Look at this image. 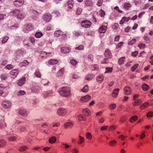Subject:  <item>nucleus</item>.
<instances>
[{
  "label": "nucleus",
  "instance_id": "f257e3e1",
  "mask_svg": "<svg viewBox=\"0 0 153 153\" xmlns=\"http://www.w3.org/2000/svg\"><path fill=\"white\" fill-rule=\"evenodd\" d=\"M70 88L68 87H63L59 88L58 92L62 96L67 97L69 96L70 93Z\"/></svg>",
  "mask_w": 153,
  "mask_h": 153
},
{
  "label": "nucleus",
  "instance_id": "f03ea898",
  "mask_svg": "<svg viewBox=\"0 0 153 153\" xmlns=\"http://www.w3.org/2000/svg\"><path fill=\"white\" fill-rule=\"evenodd\" d=\"M91 24V22L87 20L83 21L81 23L82 26L85 28H89L90 27Z\"/></svg>",
  "mask_w": 153,
  "mask_h": 153
},
{
  "label": "nucleus",
  "instance_id": "7ed1b4c3",
  "mask_svg": "<svg viewBox=\"0 0 153 153\" xmlns=\"http://www.w3.org/2000/svg\"><path fill=\"white\" fill-rule=\"evenodd\" d=\"M11 105V102L8 100L3 101L2 102V106L5 108H9Z\"/></svg>",
  "mask_w": 153,
  "mask_h": 153
},
{
  "label": "nucleus",
  "instance_id": "20e7f679",
  "mask_svg": "<svg viewBox=\"0 0 153 153\" xmlns=\"http://www.w3.org/2000/svg\"><path fill=\"white\" fill-rule=\"evenodd\" d=\"M43 19L46 22H48L51 19V15L49 13H46L43 16Z\"/></svg>",
  "mask_w": 153,
  "mask_h": 153
},
{
  "label": "nucleus",
  "instance_id": "39448f33",
  "mask_svg": "<svg viewBox=\"0 0 153 153\" xmlns=\"http://www.w3.org/2000/svg\"><path fill=\"white\" fill-rule=\"evenodd\" d=\"M19 72V71L18 69L13 70L10 72L11 77L14 78L17 76Z\"/></svg>",
  "mask_w": 153,
  "mask_h": 153
},
{
  "label": "nucleus",
  "instance_id": "423d86ee",
  "mask_svg": "<svg viewBox=\"0 0 153 153\" xmlns=\"http://www.w3.org/2000/svg\"><path fill=\"white\" fill-rule=\"evenodd\" d=\"M24 3V0H16L13 2V4L15 6L19 7L23 5Z\"/></svg>",
  "mask_w": 153,
  "mask_h": 153
},
{
  "label": "nucleus",
  "instance_id": "0eeeda50",
  "mask_svg": "<svg viewBox=\"0 0 153 153\" xmlns=\"http://www.w3.org/2000/svg\"><path fill=\"white\" fill-rule=\"evenodd\" d=\"M91 97L89 95H86L82 97L80 99V101L82 102L88 101L91 99Z\"/></svg>",
  "mask_w": 153,
  "mask_h": 153
},
{
  "label": "nucleus",
  "instance_id": "6e6552de",
  "mask_svg": "<svg viewBox=\"0 0 153 153\" xmlns=\"http://www.w3.org/2000/svg\"><path fill=\"white\" fill-rule=\"evenodd\" d=\"M66 112L65 109L63 108H60L58 109L57 111V114L59 116H62L65 114Z\"/></svg>",
  "mask_w": 153,
  "mask_h": 153
},
{
  "label": "nucleus",
  "instance_id": "1a4fd4ad",
  "mask_svg": "<svg viewBox=\"0 0 153 153\" xmlns=\"http://www.w3.org/2000/svg\"><path fill=\"white\" fill-rule=\"evenodd\" d=\"M105 56L106 58H111V53L109 50L107 49L105 50Z\"/></svg>",
  "mask_w": 153,
  "mask_h": 153
},
{
  "label": "nucleus",
  "instance_id": "9d476101",
  "mask_svg": "<svg viewBox=\"0 0 153 153\" xmlns=\"http://www.w3.org/2000/svg\"><path fill=\"white\" fill-rule=\"evenodd\" d=\"M26 78L25 77H23L20 79L18 81L17 83L19 86H22L25 83Z\"/></svg>",
  "mask_w": 153,
  "mask_h": 153
},
{
  "label": "nucleus",
  "instance_id": "9b49d317",
  "mask_svg": "<svg viewBox=\"0 0 153 153\" xmlns=\"http://www.w3.org/2000/svg\"><path fill=\"white\" fill-rule=\"evenodd\" d=\"M107 29V26L105 25H102L99 29V31L100 33H105Z\"/></svg>",
  "mask_w": 153,
  "mask_h": 153
},
{
  "label": "nucleus",
  "instance_id": "f8f14e48",
  "mask_svg": "<svg viewBox=\"0 0 153 153\" xmlns=\"http://www.w3.org/2000/svg\"><path fill=\"white\" fill-rule=\"evenodd\" d=\"M82 112L83 114H85V116H89L90 115L91 112L88 108H86L82 110Z\"/></svg>",
  "mask_w": 153,
  "mask_h": 153
},
{
  "label": "nucleus",
  "instance_id": "ddd939ff",
  "mask_svg": "<svg viewBox=\"0 0 153 153\" xmlns=\"http://www.w3.org/2000/svg\"><path fill=\"white\" fill-rule=\"evenodd\" d=\"M131 18L130 17H123L120 22V25L123 24L125 22H128L129 21Z\"/></svg>",
  "mask_w": 153,
  "mask_h": 153
},
{
  "label": "nucleus",
  "instance_id": "4468645a",
  "mask_svg": "<svg viewBox=\"0 0 153 153\" xmlns=\"http://www.w3.org/2000/svg\"><path fill=\"white\" fill-rule=\"evenodd\" d=\"M70 50V48L68 47H64L61 48V52L62 53H69Z\"/></svg>",
  "mask_w": 153,
  "mask_h": 153
},
{
  "label": "nucleus",
  "instance_id": "2eb2a0df",
  "mask_svg": "<svg viewBox=\"0 0 153 153\" xmlns=\"http://www.w3.org/2000/svg\"><path fill=\"white\" fill-rule=\"evenodd\" d=\"M26 130V128L24 126H20L17 128L16 131L19 132H21Z\"/></svg>",
  "mask_w": 153,
  "mask_h": 153
},
{
  "label": "nucleus",
  "instance_id": "dca6fc26",
  "mask_svg": "<svg viewBox=\"0 0 153 153\" xmlns=\"http://www.w3.org/2000/svg\"><path fill=\"white\" fill-rule=\"evenodd\" d=\"M21 12V11L19 10L15 9L13 10L11 12V14L13 16H16L17 17L18 14Z\"/></svg>",
  "mask_w": 153,
  "mask_h": 153
},
{
  "label": "nucleus",
  "instance_id": "f3484780",
  "mask_svg": "<svg viewBox=\"0 0 153 153\" xmlns=\"http://www.w3.org/2000/svg\"><path fill=\"white\" fill-rule=\"evenodd\" d=\"M125 94L126 95H129L131 92V90L130 88L128 86L126 87L124 89Z\"/></svg>",
  "mask_w": 153,
  "mask_h": 153
},
{
  "label": "nucleus",
  "instance_id": "a211bd4d",
  "mask_svg": "<svg viewBox=\"0 0 153 153\" xmlns=\"http://www.w3.org/2000/svg\"><path fill=\"white\" fill-rule=\"evenodd\" d=\"M119 91V89L118 88L115 89L113 92L112 94V96L114 97H116L118 95V92Z\"/></svg>",
  "mask_w": 153,
  "mask_h": 153
},
{
  "label": "nucleus",
  "instance_id": "6ab92c4d",
  "mask_svg": "<svg viewBox=\"0 0 153 153\" xmlns=\"http://www.w3.org/2000/svg\"><path fill=\"white\" fill-rule=\"evenodd\" d=\"M56 140V137L53 136L50 138L49 139V143L52 144L55 143Z\"/></svg>",
  "mask_w": 153,
  "mask_h": 153
},
{
  "label": "nucleus",
  "instance_id": "aec40b11",
  "mask_svg": "<svg viewBox=\"0 0 153 153\" xmlns=\"http://www.w3.org/2000/svg\"><path fill=\"white\" fill-rule=\"evenodd\" d=\"M77 117L78 120L80 121H85L86 120V119L85 116H84L82 114H80L78 115L77 116Z\"/></svg>",
  "mask_w": 153,
  "mask_h": 153
},
{
  "label": "nucleus",
  "instance_id": "412c9836",
  "mask_svg": "<svg viewBox=\"0 0 153 153\" xmlns=\"http://www.w3.org/2000/svg\"><path fill=\"white\" fill-rule=\"evenodd\" d=\"M63 34V32L61 30L56 31L54 33V35L56 37H59Z\"/></svg>",
  "mask_w": 153,
  "mask_h": 153
},
{
  "label": "nucleus",
  "instance_id": "4be33fe9",
  "mask_svg": "<svg viewBox=\"0 0 153 153\" xmlns=\"http://www.w3.org/2000/svg\"><path fill=\"white\" fill-rule=\"evenodd\" d=\"M96 79L97 82L100 83L102 82L103 81L104 77L102 75H100L97 76Z\"/></svg>",
  "mask_w": 153,
  "mask_h": 153
},
{
  "label": "nucleus",
  "instance_id": "5701e85b",
  "mask_svg": "<svg viewBox=\"0 0 153 153\" xmlns=\"http://www.w3.org/2000/svg\"><path fill=\"white\" fill-rule=\"evenodd\" d=\"M48 62L50 65H55L58 62V61L56 59H51Z\"/></svg>",
  "mask_w": 153,
  "mask_h": 153
},
{
  "label": "nucleus",
  "instance_id": "b1692460",
  "mask_svg": "<svg viewBox=\"0 0 153 153\" xmlns=\"http://www.w3.org/2000/svg\"><path fill=\"white\" fill-rule=\"evenodd\" d=\"M94 77V76L93 74H89L87 75L85 78L86 80H90L93 79Z\"/></svg>",
  "mask_w": 153,
  "mask_h": 153
},
{
  "label": "nucleus",
  "instance_id": "393cba45",
  "mask_svg": "<svg viewBox=\"0 0 153 153\" xmlns=\"http://www.w3.org/2000/svg\"><path fill=\"white\" fill-rule=\"evenodd\" d=\"M149 105V103L148 102H146L140 105V108L142 110L144 109L145 108L147 107Z\"/></svg>",
  "mask_w": 153,
  "mask_h": 153
},
{
  "label": "nucleus",
  "instance_id": "a878e982",
  "mask_svg": "<svg viewBox=\"0 0 153 153\" xmlns=\"http://www.w3.org/2000/svg\"><path fill=\"white\" fill-rule=\"evenodd\" d=\"M142 88L143 91H147L149 88V86L146 84H144L142 86Z\"/></svg>",
  "mask_w": 153,
  "mask_h": 153
},
{
  "label": "nucleus",
  "instance_id": "bb28decb",
  "mask_svg": "<svg viewBox=\"0 0 153 153\" xmlns=\"http://www.w3.org/2000/svg\"><path fill=\"white\" fill-rule=\"evenodd\" d=\"M8 140L10 141H14L16 139V137L15 136H11L8 137Z\"/></svg>",
  "mask_w": 153,
  "mask_h": 153
},
{
  "label": "nucleus",
  "instance_id": "cd10ccee",
  "mask_svg": "<svg viewBox=\"0 0 153 153\" xmlns=\"http://www.w3.org/2000/svg\"><path fill=\"white\" fill-rule=\"evenodd\" d=\"M79 139L78 141V143L79 144H81L84 142V138L81 136H79Z\"/></svg>",
  "mask_w": 153,
  "mask_h": 153
},
{
  "label": "nucleus",
  "instance_id": "c85d7f7f",
  "mask_svg": "<svg viewBox=\"0 0 153 153\" xmlns=\"http://www.w3.org/2000/svg\"><path fill=\"white\" fill-rule=\"evenodd\" d=\"M137 116H133L131 117L129 120V121L131 123H133L136 121L137 119Z\"/></svg>",
  "mask_w": 153,
  "mask_h": 153
},
{
  "label": "nucleus",
  "instance_id": "c756f323",
  "mask_svg": "<svg viewBox=\"0 0 153 153\" xmlns=\"http://www.w3.org/2000/svg\"><path fill=\"white\" fill-rule=\"evenodd\" d=\"M85 4L87 6H91L93 5V3L90 0H87L85 2Z\"/></svg>",
  "mask_w": 153,
  "mask_h": 153
},
{
  "label": "nucleus",
  "instance_id": "7c9ffc66",
  "mask_svg": "<svg viewBox=\"0 0 153 153\" xmlns=\"http://www.w3.org/2000/svg\"><path fill=\"white\" fill-rule=\"evenodd\" d=\"M64 72L63 69H61L57 73V75L58 76H61L63 74Z\"/></svg>",
  "mask_w": 153,
  "mask_h": 153
},
{
  "label": "nucleus",
  "instance_id": "2f4dec72",
  "mask_svg": "<svg viewBox=\"0 0 153 153\" xmlns=\"http://www.w3.org/2000/svg\"><path fill=\"white\" fill-rule=\"evenodd\" d=\"M6 143V142L3 140H0V147L4 146Z\"/></svg>",
  "mask_w": 153,
  "mask_h": 153
},
{
  "label": "nucleus",
  "instance_id": "473e14b6",
  "mask_svg": "<svg viewBox=\"0 0 153 153\" xmlns=\"http://www.w3.org/2000/svg\"><path fill=\"white\" fill-rule=\"evenodd\" d=\"M52 93L51 92H45L44 93L43 95L45 97H49L52 95Z\"/></svg>",
  "mask_w": 153,
  "mask_h": 153
},
{
  "label": "nucleus",
  "instance_id": "72a5a7b5",
  "mask_svg": "<svg viewBox=\"0 0 153 153\" xmlns=\"http://www.w3.org/2000/svg\"><path fill=\"white\" fill-rule=\"evenodd\" d=\"M86 137L87 139L88 140H91L92 138L91 134L89 132H88L86 133Z\"/></svg>",
  "mask_w": 153,
  "mask_h": 153
},
{
  "label": "nucleus",
  "instance_id": "f704fd0d",
  "mask_svg": "<svg viewBox=\"0 0 153 153\" xmlns=\"http://www.w3.org/2000/svg\"><path fill=\"white\" fill-rule=\"evenodd\" d=\"M13 68V66L11 64H8L5 67V69L7 70H11Z\"/></svg>",
  "mask_w": 153,
  "mask_h": 153
},
{
  "label": "nucleus",
  "instance_id": "c9c22d12",
  "mask_svg": "<svg viewBox=\"0 0 153 153\" xmlns=\"http://www.w3.org/2000/svg\"><path fill=\"white\" fill-rule=\"evenodd\" d=\"M8 74H2L0 76V78L2 80H5L7 79Z\"/></svg>",
  "mask_w": 153,
  "mask_h": 153
},
{
  "label": "nucleus",
  "instance_id": "e433bc0d",
  "mask_svg": "<svg viewBox=\"0 0 153 153\" xmlns=\"http://www.w3.org/2000/svg\"><path fill=\"white\" fill-rule=\"evenodd\" d=\"M26 113V110L24 109H21L19 111V114L22 115H25Z\"/></svg>",
  "mask_w": 153,
  "mask_h": 153
},
{
  "label": "nucleus",
  "instance_id": "4c0bfd02",
  "mask_svg": "<svg viewBox=\"0 0 153 153\" xmlns=\"http://www.w3.org/2000/svg\"><path fill=\"white\" fill-rule=\"evenodd\" d=\"M72 123L71 122H68L65 123L64 125V127L66 128H67L72 126Z\"/></svg>",
  "mask_w": 153,
  "mask_h": 153
},
{
  "label": "nucleus",
  "instance_id": "58836bf2",
  "mask_svg": "<svg viewBox=\"0 0 153 153\" xmlns=\"http://www.w3.org/2000/svg\"><path fill=\"white\" fill-rule=\"evenodd\" d=\"M88 90V85H86L82 89V91L84 92H87Z\"/></svg>",
  "mask_w": 153,
  "mask_h": 153
},
{
  "label": "nucleus",
  "instance_id": "ea45409f",
  "mask_svg": "<svg viewBox=\"0 0 153 153\" xmlns=\"http://www.w3.org/2000/svg\"><path fill=\"white\" fill-rule=\"evenodd\" d=\"M25 17V14L23 13H20L18 14L17 16V18L19 19H22Z\"/></svg>",
  "mask_w": 153,
  "mask_h": 153
},
{
  "label": "nucleus",
  "instance_id": "a19ab883",
  "mask_svg": "<svg viewBox=\"0 0 153 153\" xmlns=\"http://www.w3.org/2000/svg\"><path fill=\"white\" fill-rule=\"evenodd\" d=\"M28 147L25 146H23L21 147L19 149V150L20 152H23L26 150Z\"/></svg>",
  "mask_w": 153,
  "mask_h": 153
},
{
  "label": "nucleus",
  "instance_id": "79ce46f5",
  "mask_svg": "<svg viewBox=\"0 0 153 153\" xmlns=\"http://www.w3.org/2000/svg\"><path fill=\"white\" fill-rule=\"evenodd\" d=\"M25 92L24 91L20 90L17 93V95L18 96H21L25 94Z\"/></svg>",
  "mask_w": 153,
  "mask_h": 153
},
{
  "label": "nucleus",
  "instance_id": "37998d69",
  "mask_svg": "<svg viewBox=\"0 0 153 153\" xmlns=\"http://www.w3.org/2000/svg\"><path fill=\"white\" fill-rule=\"evenodd\" d=\"M42 35L43 34L42 33L40 32H38L35 34V36L37 38H39L41 37Z\"/></svg>",
  "mask_w": 153,
  "mask_h": 153
},
{
  "label": "nucleus",
  "instance_id": "c03bdc74",
  "mask_svg": "<svg viewBox=\"0 0 153 153\" xmlns=\"http://www.w3.org/2000/svg\"><path fill=\"white\" fill-rule=\"evenodd\" d=\"M9 37L8 36H5L3 38L1 41L2 44H4L9 39Z\"/></svg>",
  "mask_w": 153,
  "mask_h": 153
},
{
  "label": "nucleus",
  "instance_id": "a18cd8bd",
  "mask_svg": "<svg viewBox=\"0 0 153 153\" xmlns=\"http://www.w3.org/2000/svg\"><path fill=\"white\" fill-rule=\"evenodd\" d=\"M27 30L30 31L33 29V27L30 25H27L25 27Z\"/></svg>",
  "mask_w": 153,
  "mask_h": 153
},
{
  "label": "nucleus",
  "instance_id": "49530a36",
  "mask_svg": "<svg viewBox=\"0 0 153 153\" xmlns=\"http://www.w3.org/2000/svg\"><path fill=\"white\" fill-rule=\"evenodd\" d=\"M125 57H123L120 58L119 59V64L120 65L122 64L124 61Z\"/></svg>",
  "mask_w": 153,
  "mask_h": 153
},
{
  "label": "nucleus",
  "instance_id": "de8ad7c7",
  "mask_svg": "<svg viewBox=\"0 0 153 153\" xmlns=\"http://www.w3.org/2000/svg\"><path fill=\"white\" fill-rule=\"evenodd\" d=\"M138 66V64H136L134 65L131 68V70L132 71H134L137 68Z\"/></svg>",
  "mask_w": 153,
  "mask_h": 153
},
{
  "label": "nucleus",
  "instance_id": "09e8293b",
  "mask_svg": "<svg viewBox=\"0 0 153 153\" xmlns=\"http://www.w3.org/2000/svg\"><path fill=\"white\" fill-rule=\"evenodd\" d=\"M71 64L74 66L77 63V62L74 59H71L70 61Z\"/></svg>",
  "mask_w": 153,
  "mask_h": 153
},
{
  "label": "nucleus",
  "instance_id": "8fccbe9b",
  "mask_svg": "<svg viewBox=\"0 0 153 153\" xmlns=\"http://www.w3.org/2000/svg\"><path fill=\"white\" fill-rule=\"evenodd\" d=\"M94 57L92 54H89L88 56V59L90 61H92Z\"/></svg>",
  "mask_w": 153,
  "mask_h": 153
},
{
  "label": "nucleus",
  "instance_id": "3c124183",
  "mask_svg": "<svg viewBox=\"0 0 153 153\" xmlns=\"http://www.w3.org/2000/svg\"><path fill=\"white\" fill-rule=\"evenodd\" d=\"M40 88L39 87H36L34 88H33L31 89L32 91L36 92H37L40 90Z\"/></svg>",
  "mask_w": 153,
  "mask_h": 153
},
{
  "label": "nucleus",
  "instance_id": "603ef678",
  "mask_svg": "<svg viewBox=\"0 0 153 153\" xmlns=\"http://www.w3.org/2000/svg\"><path fill=\"white\" fill-rule=\"evenodd\" d=\"M141 101L140 100H136L134 102V105H137L141 104Z\"/></svg>",
  "mask_w": 153,
  "mask_h": 153
},
{
  "label": "nucleus",
  "instance_id": "864d4df0",
  "mask_svg": "<svg viewBox=\"0 0 153 153\" xmlns=\"http://www.w3.org/2000/svg\"><path fill=\"white\" fill-rule=\"evenodd\" d=\"M117 143V141L115 140H112L110 142L109 145L112 146H114V145Z\"/></svg>",
  "mask_w": 153,
  "mask_h": 153
},
{
  "label": "nucleus",
  "instance_id": "5fc2aeb1",
  "mask_svg": "<svg viewBox=\"0 0 153 153\" xmlns=\"http://www.w3.org/2000/svg\"><path fill=\"white\" fill-rule=\"evenodd\" d=\"M131 7V5L130 3H126L124 5V8L126 9H128Z\"/></svg>",
  "mask_w": 153,
  "mask_h": 153
},
{
  "label": "nucleus",
  "instance_id": "6e6d98bb",
  "mask_svg": "<svg viewBox=\"0 0 153 153\" xmlns=\"http://www.w3.org/2000/svg\"><path fill=\"white\" fill-rule=\"evenodd\" d=\"M136 41V40L135 39H133L128 42V44L129 45H132L135 43Z\"/></svg>",
  "mask_w": 153,
  "mask_h": 153
},
{
  "label": "nucleus",
  "instance_id": "4d7b16f0",
  "mask_svg": "<svg viewBox=\"0 0 153 153\" xmlns=\"http://www.w3.org/2000/svg\"><path fill=\"white\" fill-rule=\"evenodd\" d=\"M105 69L106 71L105 72V73L111 72L112 71V68H106Z\"/></svg>",
  "mask_w": 153,
  "mask_h": 153
},
{
  "label": "nucleus",
  "instance_id": "13d9d810",
  "mask_svg": "<svg viewBox=\"0 0 153 153\" xmlns=\"http://www.w3.org/2000/svg\"><path fill=\"white\" fill-rule=\"evenodd\" d=\"M92 70H97L98 69V66L97 65H93L91 66Z\"/></svg>",
  "mask_w": 153,
  "mask_h": 153
},
{
  "label": "nucleus",
  "instance_id": "bf43d9fd",
  "mask_svg": "<svg viewBox=\"0 0 153 153\" xmlns=\"http://www.w3.org/2000/svg\"><path fill=\"white\" fill-rule=\"evenodd\" d=\"M138 46L140 49H143L145 47L146 45L144 44L140 43L138 45Z\"/></svg>",
  "mask_w": 153,
  "mask_h": 153
},
{
  "label": "nucleus",
  "instance_id": "052dcab7",
  "mask_svg": "<svg viewBox=\"0 0 153 153\" xmlns=\"http://www.w3.org/2000/svg\"><path fill=\"white\" fill-rule=\"evenodd\" d=\"M4 88L2 84H0V95H1L3 93V91L2 90L3 88Z\"/></svg>",
  "mask_w": 153,
  "mask_h": 153
},
{
  "label": "nucleus",
  "instance_id": "680f3d73",
  "mask_svg": "<svg viewBox=\"0 0 153 153\" xmlns=\"http://www.w3.org/2000/svg\"><path fill=\"white\" fill-rule=\"evenodd\" d=\"M83 33L80 31H78L75 33V35L76 36H77L80 35H82Z\"/></svg>",
  "mask_w": 153,
  "mask_h": 153
},
{
  "label": "nucleus",
  "instance_id": "e2e57ef3",
  "mask_svg": "<svg viewBox=\"0 0 153 153\" xmlns=\"http://www.w3.org/2000/svg\"><path fill=\"white\" fill-rule=\"evenodd\" d=\"M100 16L101 17H103L105 15V12L101 9L100 10Z\"/></svg>",
  "mask_w": 153,
  "mask_h": 153
},
{
  "label": "nucleus",
  "instance_id": "0e129e2a",
  "mask_svg": "<svg viewBox=\"0 0 153 153\" xmlns=\"http://www.w3.org/2000/svg\"><path fill=\"white\" fill-rule=\"evenodd\" d=\"M153 116V112H149L147 114V116L148 117H150Z\"/></svg>",
  "mask_w": 153,
  "mask_h": 153
},
{
  "label": "nucleus",
  "instance_id": "69168bd1",
  "mask_svg": "<svg viewBox=\"0 0 153 153\" xmlns=\"http://www.w3.org/2000/svg\"><path fill=\"white\" fill-rule=\"evenodd\" d=\"M82 11V9L80 8H78L76 11V14L77 15H80Z\"/></svg>",
  "mask_w": 153,
  "mask_h": 153
},
{
  "label": "nucleus",
  "instance_id": "338daca9",
  "mask_svg": "<svg viewBox=\"0 0 153 153\" xmlns=\"http://www.w3.org/2000/svg\"><path fill=\"white\" fill-rule=\"evenodd\" d=\"M102 0H99L97 2V5L99 6H100L102 5Z\"/></svg>",
  "mask_w": 153,
  "mask_h": 153
},
{
  "label": "nucleus",
  "instance_id": "774afa93",
  "mask_svg": "<svg viewBox=\"0 0 153 153\" xmlns=\"http://www.w3.org/2000/svg\"><path fill=\"white\" fill-rule=\"evenodd\" d=\"M79 152V150L78 149L75 148L73 149L71 151L72 153H78Z\"/></svg>",
  "mask_w": 153,
  "mask_h": 153
}]
</instances>
